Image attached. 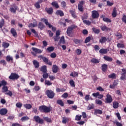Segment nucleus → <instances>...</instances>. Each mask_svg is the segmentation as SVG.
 <instances>
[{
  "mask_svg": "<svg viewBox=\"0 0 126 126\" xmlns=\"http://www.w3.org/2000/svg\"><path fill=\"white\" fill-rule=\"evenodd\" d=\"M52 106H47L46 105H41L39 107V110L41 113L48 114L52 111Z\"/></svg>",
  "mask_w": 126,
  "mask_h": 126,
  "instance_id": "nucleus-1",
  "label": "nucleus"
},
{
  "mask_svg": "<svg viewBox=\"0 0 126 126\" xmlns=\"http://www.w3.org/2000/svg\"><path fill=\"white\" fill-rule=\"evenodd\" d=\"M77 28V26L75 25H72L70 27H68L67 29L66 33L67 36L69 37H72V34H73V30Z\"/></svg>",
  "mask_w": 126,
  "mask_h": 126,
  "instance_id": "nucleus-2",
  "label": "nucleus"
},
{
  "mask_svg": "<svg viewBox=\"0 0 126 126\" xmlns=\"http://www.w3.org/2000/svg\"><path fill=\"white\" fill-rule=\"evenodd\" d=\"M41 21H42V22H44V23H45L46 26H48L49 28H52V31H53V32H55V31L57 30V29L56 28L53 27V26L51 25L50 23H49L48 19H45V18H41Z\"/></svg>",
  "mask_w": 126,
  "mask_h": 126,
  "instance_id": "nucleus-3",
  "label": "nucleus"
},
{
  "mask_svg": "<svg viewBox=\"0 0 126 126\" xmlns=\"http://www.w3.org/2000/svg\"><path fill=\"white\" fill-rule=\"evenodd\" d=\"M38 59H39L40 60H42L44 63H47V64H48V65H52V62L48 59L46 57H44L43 55H39L37 57Z\"/></svg>",
  "mask_w": 126,
  "mask_h": 126,
  "instance_id": "nucleus-4",
  "label": "nucleus"
},
{
  "mask_svg": "<svg viewBox=\"0 0 126 126\" xmlns=\"http://www.w3.org/2000/svg\"><path fill=\"white\" fill-rule=\"evenodd\" d=\"M32 50L33 51V52H32L31 54L34 57L37 56V54H42V53H43V50L37 48L32 47Z\"/></svg>",
  "mask_w": 126,
  "mask_h": 126,
  "instance_id": "nucleus-5",
  "label": "nucleus"
},
{
  "mask_svg": "<svg viewBox=\"0 0 126 126\" xmlns=\"http://www.w3.org/2000/svg\"><path fill=\"white\" fill-rule=\"evenodd\" d=\"M45 94H46L47 97L50 99H53V98L55 97V93H54V92L51 90H46Z\"/></svg>",
  "mask_w": 126,
  "mask_h": 126,
  "instance_id": "nucleus-6",
  "label": "nucleus"
},
{
  "mask_svg": "<svg viewBox=\"0 0 126 126\" xmlns=\"http://www.w3.org/2000/svg\"><path fill=\"white\" fill-rule=\"evenodd\" d=\"M84 3H85V1L82 0L80 1L78 5V10L81 12H83V11H84V7H83Z\"/></svg>",
  "mask_w": 126,
  "mask_h": 126,
  "instance_id": "nucleus-7",
  "label": "nucleus"
},
{
  "mask_svg": "<svg viewBox=\"0 0 126 126\" xmlns=\"http://www.w3.org/2000/svg\"><path fill=\"white\" fill-rule=\"evenodd\" d=\"M9 78L11 80H15L19 78V76L15 73H11L10 75L9 76Z\"/></svg>",
  "mask_w": 126,
  "mask_h": 126,
  "instance_id": "nucleus-8",
  "label": "nucleus"
},
{
  "mask_svg": "<svg viewBox=\"0 0 126 126\" xmlns=\"http://www.w3.org/2000/svg\"><path fill=\"white\" fill-rule=\"evenodd\" d=\"M34 120L36 122V123H38V124H40V125H42L44 124V120L40 118L38 116H35L33 117Z\"/></svg>",
  "mask_w": 126,
  "mask_h": 126,
  "instance_id": "nucleus-9",
  "label": "nucleus"
},
{
  "mask_svg": "<svg viewBox=\"0 0 126 126\" xmlns=\"http://www.w3.org/2000/svg\"><path fill=\"white\" fill-rule=\"evenodd\" d=\"M99 13L96 10H94L92 11V17L94 19H96L99 18Z\"/></svg>",
  "mask_w": 126,
  "mask_h": 126,
  "instance_id": "nucleus-10",
  "label": "nucleus"
},
{
  "mask_svg": "<svg viewBox=\"0 0 126 126\" xmlns=\"http://www.w3.org/2000/svg\"><path fill=\"white\" fill-rule=\"evenodd\" d=\"M122 73L121 74V76L120 77V79L121 80H126V69L123 68L122 69Z\"/></svg>",
  "mask_w": 126,
  "mask_h": 126,
  "instance_id": "nucleus-11",
  "label": "nucleus"
},
{
  "mask_svg": "<svg viewBox=\"0 0 126 126\" xmlns=\"http://www.w3.org/2000/svg\"><path fill=\"white\" fill-rule=\"evenodd\" d=\"M106 103H110L113 102V98L112 97V95L110 94H107L106 98H105Z\"/></svg>",
  "mask_w": 126,
  "mask_h": 126,
  "instance_id": "nucleus-12",
  "label": "nucleus"
},
{
  "mask_svg": "<svg viewBox=\"0 0 126 126\" xmlns=\"http://www.w3.org/2000/svg\"><path fill=\"white\" fill-rule=\"evenodd\" d=\"M45 11L48 13V14L52 15L53 14V12H54V9H53V7H50V8H45Z\"/></svg>",
  "mask_w": 126,
  "mask_h": 126,
  "instance_id": "nucleus-13",
  "label": "nucleus"
},
{
  "mask_svg": "<svg viewBox=\"0 0 126 126\" xmlns=\"http://www.w3.org/2000/svg\"><path fill=\"white\" fill-rule=\"evenodd\" d=\"M10 33L13 37H17V32L14 28H12L11 29Z\"/></svg>",
  "mask_w": 126,
  "mask_h": 126,
  "instance_id": "nucleus-14",
  "label": "nucleus"
},
{
  "mask_svg": "<svg viewBox=\"0 0 126 126\" xmlns=\"http://www.w3.org/2000/svg\"><path fill=\"white\" fill-rule=\"evenodd\" d=\"M6 114H7V109L6 108H1L0 110V115H1V116H4L6 115Z\"/></svg>",
  "mask_w": 126,
  "mask_h": 126,
  "instance_id": "nucleus-15",
  "label": "nucleus"
},
{
  "mask_svg": "<svg viewBox=\"0 0 126 126\" xmlns=\"http://www.w3.org/2000/svg\"><path fill=\"white\" fill-rule=\"evenodd\" d=\"M43 2L42 0H38L37 2H35L34 4V6L36 8L39 9L41 7V5H40V3H42Z\"/></svg>",
  "mask_w": 126,
  "mask_h": 126,
  "instance_id": "nucleus-16",
  "label": "nucleus"
},
{
  "mask_svg": "<svg viewBox=\"0 0 126 126\" xmlns=\"http://www.w3.org/2000/svg\"><path fill=\"white\" fill-rule=\"evenodd\" d=\"M32 63L35 68H39V67L40 66V64L39 63V62H38V61L34 60L32 61Z\"/></svg>",
  "mask_w": 126,
  "mask_h": 126,
  "instance_id": "nucleus-17",
  "label": "nucleus"
},
{
  "mask_svg": "<svg viewBox=\"0 0 126 126\" xmlns=\"http://www.w3.org/2000/svg\"><path fill=\"white\" fill-rule=\"evenodd\" d=\"M70 121V118L68 117H63V120H62V123L63 124H66V123H68Z\"/></svg>",
  "mask_w": 126,
  "mask_h": 126,
  "instance_id": "nucleus-18",
  "label": "nucleus"
},
{
  "mask_svg": "<svg viewBox=\"0 0 126 126\" xmlns=\"http://www.w3.org/2000/svg\"><path fill=\"white\" fill-rule=\"evenodd\" d=\"M52 71L54 73H57L59 71V67L57 65H53Z\"/></svg>",
  "mask_w": 126,
  "mask_h": 126,
  "instance_id": "nucleus-19",
  "label": "nucleus"
},
{
  "mask_svg": "<svg viewBox=\"0 0 126 126\" xmlns=\"http://www.w3.org/2000/svg\"><path fill=\"white\" fill-rule=\"evenodd\" d=\"M45 28V25L44 23L40 22L38 24V29H40V30H43Z\"/></svg>",
  "mask_w": 126,
  "mask_h": 126,
  "instance_id": "nucleus-20",
  "label": "nucleus"
},
{
  "mask_svg": "<svg viewBox=\"0 0 126 126\" xmlns=\"http://www.w3.org/2000/svg\"><path fill=\"white\" fill-rule=\"evenodd\" d=\"M101 69L103 72H106L108 69V65L107 64H103L101 66Z\"/></svg>",
  "mask_w": 126,
  "mask_h": 126,
  "instance_id": "nucleus-21",
  "label": "nucleus"
},
{
  "mask_svg": "<svg viewBox=\"0 0 126 126\" xmlns=\"http://www.w3.org/2000/svg\"><path fill=\"white\" fill-rule=\"evenodd\" d=\"M6 61L8 63L9 62H11V63H13V58L9 55H8L6 57Z\"/></svg>",
  "mask_w": 126,
  "mask_h": 126,
  "instance_id": "nucleus-22",
  "label": "nucleus"
},
{
  "mask_svg": "<svg viewBox=\"0 0 126 126\" xmlns=\"http://www.w3.org/2000/svg\"><path fill=\"white\" fill-rule=\"evenodd\" d=\"M107 42V38L105 36H102L101 39H99V43L101 44H104Z\"/></svg>",
  "mask_w": 126,
  "mask_h": 126,
  "instance_id": "nucleus-23",
  "label": "nucleus"
},
{
  "mask_svg": "<svg viewBox=\"0 0 126 126\" xmlns=\"http://www.w3.org/2000/svg\"><path fill=\"white\" fill-rule=\"evenodd\" d=\"M7 85V82L4 80L0 81V88L1 86H6Z\"/></svg>",
  "mask_w": 126,
  "mask_h": 126,
  "instance_id": "nucleus-24",
  "label": "nucleus"
},
{
  "mask_svg": "<svg viewBox=\"0 0 126 126\" xmlns=\"http://www.w3.org/2000/svg\"><path fill=\"white\" fill-rule=\"evenodd\" d=\"M18 7L17 6H15L14 8L13 7H10L9 9V10L11 12H12L13 13H16V10H17Z\"/></svg>",
  "mask_w": 126,
  "mask_h": 126,
  "instance_id": "nucleus-25",
  "label": "nucleus"
},
{
  "mask_svg": "<svg viewBox=\"0 0 126 126\" xmlns=\"http://www.w3.org/2000/svg\"><path fill=\"white\" fill-rule=\"evenodd\" d=\"M100 29L102 30V31H109L110 30V28H109L108 27L106 26H102L100 27Z\"/></svg>",
  "mask_w": 126,
  "mask_h": 126,
  "instance_id": "nucleus-26",
  "label": "nucleus"
},
{
  "mask_svg": "<svg viewBox=\"0 0 126 126\" xmlns=\"http://www.w3.org/2000/svg\"><path fill=\"white\" fill-rule=\"evenodd\" d=\"M103 59L105 60V61H106L107 62H112L113 61V58H112V57H110L107 56H105L103 57Z\"/></svg>",
  "mask_w": 126,
  "mask_h": 126,
  "instance_id": "nucleus-27",
  "label": "nucleus"
},
{
  "mask_svg": "<svg viewBox=\"0 0 126 126\" xmlns=\"http://www.w3.org/2000/svg\"><path fill=\"white\" fill-rule=\"evenodd\" d=\"M91 63H100V61L99 60L96 59V58H93L91 60Z\"/></svg>",
  "mask_w": 126,
  "mask_h": 126,
  "instance_id": "nucleus-28",
  "label": "nucleus"
},
{
  "mask_svg": "<svg viewBox=\"0 0 126 126\" xmlns=\"http://www.w3.org/2000/svg\"><path fill=\"white\" fill-rule=\"evenodd\" d=\"M117 85H118V83H117V82H116V81H115L113 84H111L109 86V88H110L111 89H114L116 86H117Z\"/></svg>",
  "mask_w": 126,
  "mask_h": 126,
  "instance_id": "nucleus-29",
  "label": "nucleus"
},
{
  "mask_svg": "<svg viewBox=\"0 0 126 126\" xmlns=\"http://www.w3.org/2000/svg\"><path fill=\"white\" fill-rule=\"evenodd\" d=\"M8 91V87H7V86H5L2 87V93H6Z\"/></svg>",
  "mask_w": 126,
  "mask_h": 126,
  "instance_id": "nucleus-30",
  "label": "nucleus"
},
{
  "mask_svg": "<svg viewBox=\"0 0 126 126\" xmlns=\"http://www.w3.org/2000/svg\"><path fill=\"white\" fill-rule=\"evenodd\" d=\"M102 115L103 114V111L100 109H95L94 110V115Z\"/></svg>",
  "mask_w": 126,
  "mask_h": 126,
  "instance_id": "nucleus-31",
  "label": "nucleus"
},
{
  "mask_svg": "<svg viewBox=\"0 0 126 126\" xmlns=\"http://www.w3.org/2000/svg\"><path fill=\"white\" fill-rule=\"evenodd\" d=\"M117 9H116V8H113V10L112 16L113 18L117 17Z\"/></svg>",
  "mask_w": 126,
  "mask_h": 126,
  "instance_id": "nucleus-32",
  "label": "nucleus"
},
{
  "mask_svg": "<svg viewBox=\"0 0 126 126\" xmlns=\"http://www.w3.org/2000/svg\"><path fill=\"white\" fill-rule=\"evenodd\" d=\"M56 13L57 15H60V16H63L64 15L63 12L61 10H57Z\"/></svg>",
  "mask_w": 126,
  "mask_h": 126,
  "instance_id": "nucleus-33",
  "label": "nucleus"
},
{
  "mask_svg": "<svg viewBox=\"0 0 126 126\" xmlns=\"http://www.w3.org/2000/svg\"><path fill=\"white\" fill-rule=\"evenodd\" d=\"M99 53L100 54H107L108 53L107 49H104V48H101L99 51Z\"/></svg>",
  "mask_w": 126,
  "mask_h": 126,
  "instance_id": "nucleus-34",
  "label": "nucleus"
},
{
  "mask_svg": "<svg viewBox=\"0 0 126 126\" xmlns=\"http://www.w3.org/2000/svg\"><path fill=\"white\" fill-rule=\"evenodd\" d=\"M51 5L53 6L56 8H59L60 7V6L59 5V4L57 1H53L51 3Z\"/></svg>",
  "mask_w": 126,
  "mask_h": 126,
  "instance_id": "nucleus-35",
  "label": "nucleus"
},
{
  "mask_svg": "<svg viewBox=\"0 0 126 126\" xmlns=\"http://www.w3.org/2000/svg\"><path fill=\"white\" fill-rule=\"evenodd\" d=\"M73 42L75 43V44H76L77 45H80V44H81V43H82V40L78 39H74L73 40Z\"/></svg>",
  "mask_w": 126,
  "mask_h": 126,
  "instance_id": "nucleus-36",
  "label": "nucleus"
},
{
  "mask_svg": "<svg viewBox=\"0 0 126 126\" xmlns=\"http://www.w3.org/2000/svg\"><path fill=\"white\" fill-rule=\"evenodd\" d=\"M116 77H117V75L115 73L108 75V78H112V79H116Z\"/></svg>",
  "mask_w": 126,
  "mask_h": 126,
  "instance_id": "nucleus-37",
  "label": "nucleus"
},
{
  "mask_svg": "<svg viewBox=\"0 0 126 126\" xmlns=\"http://www.w3.org/2000/svg\"><path fill=\"white\" fill-rule=\"evenodd\" d=\"M40 71L43 73L47 72V66L43 65L40 68Z\"/></svg>",
  "mask_w": 126,
  "mask_h": 126,
  "instance_id": "nucleus-38",
  "label": "nucleus"
},
{
  "mask_svg": "<svg viewBox=\"0 0 126 126\" xmlns=\"http://www.w3.org/2000/svg\"><path fill=\"white\" fill-rule=\"evenodd\" d=\"M54 50H55L54 46H50L47 48L46 51H47L48 53H51V52H53Z\"/></svg>",
  "mask_w": 126,
  "mask_h": 126,
  "instance_id": "nucleus-39",
  "label": "nucleus"
},
{
  "mask_svg": "<svg viewBox=\"0 0 126 126\" xmlns=\"http://www.w3.org/2000/svg\"><path fill=\"white\" fill-rule=\"evenodd\" d=\"M113 107L114 109H118L119 108V102L117 101L113 102Z\"/></svg>",
  "mask_w": 126,
  "mask_h": 126,
  "instance_id": "nucleus-40",
  "label": "nucleus"
},
{
  "mask_svg": "<svg viewBox=\"0 0 126 126\" xmlns=\"http://www.w3.org/2000/svg\"><path fill=\"white\" fill-rule=\"evenodd\" d=\"M37 25V22H36L35 23H31L29 24L28 27H29V28H34V27H36Z\"/></svg>",
  "mask_w": 126,
  "mask_h": 126,
  "instance_id": "nucleus-41",
  "label": "nucleus"
},
{
  "mask_svg": "<svg viewBox=\"0 0 126 126\" xmlns=\"http://www.w3.org/2000/svg\"><path fill=\"white\" fill-rule=\"evenodd\" d=\"M69 83L71 87H75V82H74V81H73V80H70Z\"/></svg>",
  "mask_w": 126,
  "mask_h": 126,
  "instance_id": "nucleus-42",
  "label": "nucleus"
},
{
  "mask_svg": "<svg viewBox=\"0 0 126 126\" xmlns=\"http://www.w3.org/2000/svg\"><path fill=\"white\" fill-rule=\"evenodd\" d=\"M57 104L59 105H60L62 107H63L64 106V103H63V100L62 99H59L57 100Z\"/></svg>",
  "mask_w": 126,
  "mask_h": 126,
  "instance_id": "nucleus-43",
  "label": "nucleus"
},
{
  "mask_svg": "<svg viewBox=\"0 0 126 126\" xmlns=\"http://www.w3.org/2000/svg\"><path fill=\"white\" fill-rule=\"evenodd\" d=\"M24 108L27 109L28 110H30L32 108V105L30 104H26L24 105Z\"/></svg>",
  "mask_w": 126,
  "mask_h": 126,
  "instance_id": "nucleus-44",
  "label": "nucleus"
},
{
  "mask_svg": "<svg viewBox=\"0 0 126 126\" xmlns=\"http://www.w3.org/2000/svg\"><path fill=\"white\" fill-rule=\"evenodd\" d=\"M60 44H65V40H64V36H63L61 37L60 40Z\"/></svg>",
  "mask_w": 126,
  "mask_h": 126,
  "instance_id": "nucleus-45",
  "label": "nucleus"
},
{
  "mask_svg": "<svg viewBox=\"0 0 126 126\" xmlns=\"http://www.w3.org/2000/svg\"><path fill=\"white\" fill-rule=\"evenodd\" d=\"M69 12L71 14V15H72V17H73V18H76V17H77L76 16V15H75V11L70 10Z\"/></svg>",
  "mask_w": 126,
  "mask_h": 126,
  "instance_id": "nucleus-46",
  "label": "nucleus"
},
{
  "mask_svg": "<svg viewBox=\"0 0 126 126\" xmlns=\"http://www.w3.org/2000/svg\"><path fill=\"white\" fill-rule=\"evenodd\" d=\"M4 26V19H2L0 20V28H2Z\"/></svg>",
  "mask_w": 126,
  "mask_h": 126,
  "instance_id": "nucleus-47",
  "label": "nucleus"
},
{
  "mask_svg": "<svg viewBox=\"0 0 126 126\" xmlns=\"http://www.w3.org/2000/svg\"><path fill=\"white\" fill-rule=\"evenodd\" d=\"M93 31L95 34H99V33H100V30L97 29L95 28H93Z\"/></svg>",
  "mask_w": 126,
  "mask_h": 126,
  "instance_id": "nucleus-48",
  "label": "nucleus"
},
{
  "mask_svg": "<svg viewBox=\"0 0 126 126\" xmlns=\"http://www.w3.org/2000/svg\"><path fill=\"white\" fill-rule=\"evenodd\" d=\"M91 41V37L88 36L86 38L85 40V44H87L89 42H90Z\"/></svg>",
  "mask_w": 126,
  "mask_h": 126,
  "instance_id": "nucleus-49",
  "label": "nucleus"
},
{
  "mask_svg": "<svg viewBox=\"0 0 126 126\" xmlns=\"http://www.w3.org/2000/svg\"><path fill=\"white\" fill-rule=\"evenodd\" d=\"M103 21H104V22H107L108 23H111V22H112V21H111V19L108 18H103Z\"/></svg>",
  "mask_w": 126,
  "mask_h": 126,
  "instance_id": "nucleus-50",
  "label": "nucleus"
},
{
  "mask_svg": "<svg viewBox=\"0 0 126 126\" xmlns=\"http://www.w3.org/2000/svg\"><path fill=\"white\" fill-rule=\"evenodd\" d=\"M52 84L53 83H52L51 81L47 80H45V85H47V86H51V85H52Z\"/></svg>",
  "mask_w": 126,
  "mask_h": 126,
  "instance_id": "nucleus-51",
  "label": "nucleus"
},
{
  "mask_svg": "<svg viewBox=\"0 0 126 126\" xmlns=\"http://www.w3.org/2000/svg\"><path fill=\"white\" fill-rule=\"evenodd\" d=\"M42 76L44 79H47L49 77V74L46 72L43 74Z\"/></svg>",
  "mask_w": 126,
  "mask_h": 126,
  "instance_id": "nucleus-52",
  "label": "nucleus"
},
{
  "mask_svg": "<svg viewBox=\"0 0 126 126\" xmlns=\"http://www.w3.org/2000/svg\"><path fill=\"white\" fill-rule=\"evenodd\" d=\"M2 47H3V48H8V47H9V43L7 42H3L2 43Z\"/></svg>",
  "mask_w": 126,
  "mask_h": 126,
  "instance_id": "nucleus-53",
  "label": "nucleus"
},
{
  "mask_svg": "<svg viewBox=\"0 0 126 126\" xmlns=\"http://www.w3.org/2000/svg\"><path fill=\"white\" fill-rule=\"evenodd\" d=\"M28 120H29V117H28V116L23 117L21 119L22 122H25V121H28Z\"/></svg>",
  "mask_w": 126,
  "mask_h": 126,
  "instance_id": "nucleus-54",
  "label": "nucleus"
},
{
  "mask_svg": "<svg viewBox=\"0 0 126 126\" xmlns=\"http://www.w3.org/2000/svg\"><path fill=\"white\" fill-rule=\"evenodd\" d=\"M50 57L52 59H56L57 58V54L56 53L53 52L50 54Z\"/></svg>",
  "mask_w": 126,
  "mask_h": 126,
  "instance_id": "nucleus-55",
  "label": "nucleus"
},
{
  "mask_svg": "<svg viewBox=\"0 0 126 126\" xmlns=\"http://www.w3.org/2000/svg\"><path fill=\"white\" fill-rule=\"evenodd\" d=\"M44 120L47 123H52V119L51 118H49L48 117H44Z\"/></svg>",
  "mask_w": 126,
  "mask_h": 126,
  "instance_id": "nucleus-56",
  "label": "nucleus"
},
{
  "mask_svg": "<svg viewBox=\"0 0 126 126\" xmlns=\"http://www.w3.org/2000/svg\"><path fill=\"white\" fill-rule=\"evenodd\" d=\"M16 106L17 108L21 109V107H22V103L21 102H18L16 104Z\"/></svg>",
  "mask_w": 126,
  "mask_h": 126,
  "instance_id": "nucleus-57",
  "label": "nucleus"
},
{
  "mask_svg": "<svg viewBox=\"0 0 126 126\" xmlns=\"http://www.w3.org/2000/svg\"><path fill=\"white\" fill-rule=\"evenodd\" d=\"M83 22L84 24H86V25H91V22L90 21L83 20Z\"/></svg>",
  "mask_w": 126,
  "mask_h": 126,
  "instance_id": "nucleus-58",
  "label": "nucleus"
},
{
  "mask_svg": "<svg viewBox=\"0 0 126 126\" xmlns=\"http://www.w3.org/2000/svg\"><path fill=\"white\" fill-rule=\"evenodd\" d=\"M95 104H97V105H102V104H103V102L99 99H96Z\"/></svg>",
  "mask_w": 126,
  "mask_h": 126,
  "instance_id": "nucleus-59",
  "label": "nucleus"
},
{
  "mask_svg": "<svg viewBox=\"0 0 126 126\" xmlns=\"http://www.w3.org/2000/svg\"><path fill=\"white\" fill-rule=\"evenodd\" d=\"M82 117V115H76L75 117V120L76 121H80L81 120V118Z\"/></svg>",
  "mask_w": 126,
  "mask_h": 126,
  "instance_id": "nucleus-60",
  "label": "nucleus"
},
{
  "mask_svg": "<svg viewBox=\"0 0 126 126\" xmlns=\"http://www.w3.org/2000/svg\"><path fill=\"white\" fill-rule=\"evenodd\" d=\"M118 48H125V44L122 43H118L117 45Z\"/></svg>",
  "mask_w": 126,
  "mask_h": 126,
  "instance_id": "nucleus-61",
  "label": "nucleus"
},
{
  "mask_svg": "<svg viewBox=\"0 0 126 126\" xmlns=\"http://www.w3.org/2000/svg\"><path fill=\"white\" fill-rule=\"evenodd\" d=\"M5 95H8L10 97L12 96V92L9 90L8 91L7 93H5Z\"/></svg>",
  "mask_w": 126,
  "mask_h": 126,
  "instance_id": "nucleus-62",
  "label": "nucleus"
},
{
  "mask_svg": "<svg viewBox=\"0 0 126 126\" xmlns=\"http://www.w3.org/2000/svg\"><path fill=\"white\" fill-rule=\"evenodd\" d=\"M94 108V105L93 104H89L88 106V110H92V109Z\"/></svg>",
  "mask_w": 126,
  "mask_h": 126,
  "instance_id": "nucleus-63",
  "label": "nucleus"
},
{
  "mask_svg": "<svg viewBox=\"0 0 126 126\" xmlns=\"http://www.w3.org/2000/svg\"><path fill=\"white\" fill-rule=\"evenodd\" d=\"M122 20L123 22H125L126 24V15H123L122 18Z\"/></svg>",
  "mask_w": 126,
  "mask_h": 126,
  "instance_id": "nucleus-64",
  "label": "nucleus"
}]
</instances>
